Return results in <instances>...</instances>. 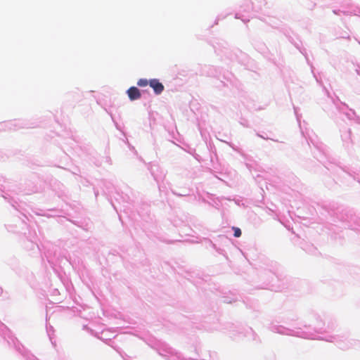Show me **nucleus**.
<instances>
[{
  "mask_svg": "<svg viewBox=\"0 0 360 360\" xmlns=\"http://www.w3.org/2000/svg\"><path fill=\"white\" fill-rule=\"evenodd\" d=\"M149 85L153 88L156 94H161L164 90L163 84L157 79H153L149 81Z\"/></svg>",
  "mask_w": 360,
  "mask_h": 360,
  "instance_id": "obj_1",
  "label": "nucleus"
},
{
  "mask_svg": "<svg viewBox=\"0 0 360 360\" xmlns=\"http://www.w3.org/2000/svg\"><path fill=\"white\" fill-rule=\"evenodd\" d=\"M127 93L131 101L139 99L141 96L139 89L135 86L130 87Z\"/></svg>",
  "mask_w": 360,
  "mask_h": 360,
  "instance_id": "obj_2",
  "label": "nucleus"
},
{
  "mask_svg": "<svg viewBox=\"0 0 360 360\" xmlns=\"http://www.w3.org/2000/svg\"><path fill=\"white\" fill-rule=\"evenodd\" d=\"M233 230L234 231V236L238 238L241 236V231L238 227H233Z\"/></svg>",
  "mask_w": 360,
  "mask_h": 360,
  "instance_id": "obj_4",
  "label": "nucleus"
},
{
  "mask_svg": "<svg viewBox=\"0 0 360 360\" xmlns=\"http://www.w3.org/2000/svg\"><path fill=\"white\" fill-rule=\"evenodd\" d=\"M137 84L139 86H146L148 84H149V82L146 79H140L137 82Z\"/></svg>",
  "mask_w": 360,
  "mask_h": 360,
  "instance_id": "obj_3",
  "label": "nucleus"
}]
</instances>
